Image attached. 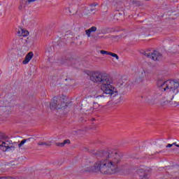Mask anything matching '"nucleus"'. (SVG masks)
<instances>
[{"mask_svg": "<svg viewBox=\"0 0 179 179\" xmlns=\"http://www.w3.org/2000/svg\"><path fill=\"white\" fill-rule=\"evenodd\" d=\"M176 145H177V143H172V146H173V145L176 146Z\"/></svg>", "mask_w": 179, "mask_h": 179, "instance_id": "nucleus-26", "label": "nucleus"}, {"mask_svg": "<svg viewBox=\"0 0 179 179\" xmlns=\"http://www.w3.org/2000/svg\"><path fill=\"white\" fill-rule=\"evenodd\" d=\"M157 86L162 92L166 93H178L179 82L173 80H167L166 81L159 80Z\"/></svg>", "mask_w": 179, "mask_h": 179, "instance_id": "nucleus-2", "label": "nucleus"}, {"mask_svg": "<svg viewBox=\"0 0 179 179\" xmlns=\"http://www.w3.org/2000/svg\"><path fill=\"white\" fill-rule=\"evenodd\" d=\"M1 2H0V6H1Z\"/></svg>", "mask_w": 179, "mask_h": 179, "instance_id": "nucleus-30", "label": "nucleus"}, {"mask_svg": "<svg viewBox=\"0 0 179 179\" xmlns=\"http://www.w3.org/2000/svg\"><path fill=\"white\" fill-rule=\"evenodd\" d=\"M144 55L153 61H160L162 59V55L156 50H155L153 52H145Z\"/></svg>", "mask_w": 179, "mask_h": 179, "instance_id": "nucleus-9", "label": "nucleus"}, {"mask_svg": "<svg viewBox=\"0 0 179 179\" xmlns=\"http://www.w3.org/2000/svg\"><path fill=\"white\" fill-rule=\"evenodd\" d=\"M97 97H101V96H97Z\"/></svg>", "mask_w": 179, "mask_h": 179, "instance_id": "nucleus-29", "label": "nucleus"}, {"mask_svg": "<svg viewBox=\"0 0 179 179\" xmlns=\"http://www.w3.org/2000/svg\"><path fill=\"white\" fill-rule=\"evenodd\" d=\"M37 0H20L17 9L20 12H24L27 8V5L36 2Z\"/></svg>", "mask_w": 179, "mask_h": 179, "instance_id": "nucleus-8", "label": "nucleus"}, {"mask_svg": "<svg viewBox=\"0 0 179 179\" xmlns=\"http://www.w3.org/2000/svg\"><path fill=\"white\" fill-rule=\"evenodd\" d=\"M111 57H113V58H115L116 59H120V57H118V55L115 53H112Z\"/></svg>", "mask_w": 179, "mask_h": 179, "instance_id": "nucleus-18", "label": "nucleus"}, {"mask_svg": "<svg viewBox=\"0 0 179 179\" xmlns=\"http://www.w3.org/2000/svg\"><path fill=\"white\" fill-rule=\"evenodd\" d=\"M28 141H30V138H28V139H23L20 143L18 144V148H21L23 144H24L26 142H27Z\"/></svg>", "mask_w": 179, "mask_h": 179, "instance_id": "nucleus-16", "label": "nucleus"}, {"mask_svg": "<svg viewBox=\"0 0 179 179\" xmlns=\"http://www.w3.org/2000/svg\"><path fill=\"white\" fill-rule=\"evenodd\" d=\"M159 97V95H156L155 96H154L153 98H151V100H153L155 99H157Z\"/></svg>", "mask_w": 179, "mask_h": 179, "instance_id": "nucleus-24", "label": "nucleus"}, {"mask_svg": "<svg viewBox=\"0 0 179 179\" xmlns=\"http://www.w3.org/2000/svg\"><path fill=\"white\" fill-rule=\"evenodd\" d=\"M71 143V141L69 139H66L63 143H55V145L59 148H64L65 145H69Z\"/></svg>", "mask_w": 179, "mask_h": 179, "instance_id": "nucleus-14", "label": "nucleus"}, {"mask_svg": "<svg viewBox=\"0 0 179 179\" xmlns=\"http://www.w3.org/2000/svg\"><path fill=\"white\" fill-rule=\"evenodd\" d=\"M145 80V73L142 72L136 79V83H143Z\"/></svg>", "mask_w": 179, "mask_h": 179, "instance_id": "nucleus-13", "label": "nucleus"}, {"mask_svg": "<svg viewBox=\"0 0 179 179\" xmlns=\"http://www.w3.org/2000/svg\"><path fill=\"white\" fill-rule=\"evenodd\" d=\"M147 1H149V0H147Z\"/></svg>", "mask_w": 179, "mask_h": 179, "instance_id": "nucleus-31", "label": "nucleus"}, {"mask_svg": "<svg viewBox=\"0 0 179 179\" xmlns=\"http://www.w3.org/2000/svg\"><path fill=\"white\" fill-rule=\"evenodd\" d=\"M16 146L15 143H12V141H6L0 137V149L3 152H9L10 150H15Z\"/></svg>", "mask_w": 179, "mask_h": 179, "instance_id": "nucleus-5", "label": "nucleus"}, {"mask_svg": "<svg viewBox=\"0 0 179 179\" xmlns=\"http://www.w3.org/2000/svg\"><path fill=\"white\" fill-rule=\"evenodd\" d=\"M64 107H66V103L61 101L58 98L54 97L50 101V110H59L60 108H64Z\"/></svg>", "mask_w": 179, "mask_h": 179, "instance_id": "nucleus-6", "label": "nucleus"}, {"mask_svg": "<svg viewBox=\"0 0 179 179\" xmlns=\"http://www.w3.org/2000/svg\"><path fill=\"white\" fill-rule=\"evenodd\" d=\"M150 175L149 172L143 168L138 169L134 174L133 179H149Z\"/></svg>", "mask_w": 179, "mask_h": 179, "instance_id": "nucleus-7", "label": "nucleus"}, {"mask_svg": "<svg viewBox=\"0 0 179 179\" xmlns=\"http://www.w3.org/2000/svg\"><path fill=\"white\" fill-rule=\"evenodd\" d=\"M168 106H176V102H173L172 101H167Z\"/></svg>", "mask_w": 179, "mask_h": 179, "instance_id": "nucleus-20", "label": "nucleus"}, {"mask_svg": "<svg viewBox=\"0 0 179 179\" xmlns=\"http://www.w3.org/2000/svg\"><path fill=\"white\" fill-rule=\"evenodd\" d=\"M100 53L102 54V55H107V54H108V51H106V50H101Z\"/></svg>", "mask_w": 179, "mask_h": 179, "instance_id": "nucleus-21", "label": "nucleus"}, {"mask_svg": "<svg viewBox=\"0 0 179 179\" xmlns=\"http://www.w3.org/2000/svg\"><path fill=\"white\" fill-rule=\"evenodd\" d=\"M97 5H99L97 3H94L91 5L92 8H94L96 6H97Z\"/></svg>", "mask_w": 179, "mask_h": 179, "instance_id": "nucleus-22", "label": "nucleus"}, {"mask_svg": "<svg viewBox=\"0 0 179 179\" xmlns=\"http://www.w3.org/2000/svg\"><path fill=\"white\" fill-rule=\"evenodd\" d=\"M52 145V141H48V142H38V146H45L46 148H50Z\"/></svg>", "mask_w": 179, "mask_h": 179, "instance_id": "nucleus-15", "label": "nucleus"}, {"mask_svg": "<svg viewBox=\"0 0 179 179\" xmlns=\"http://www.w3.org/2000/svg\"><path fill=\"white\" fill-rule=\"evenodd\" d=\"M173 99H174V95H172V98L171 99V100H173Z\"/></svg>", "mask_w": 179, "mask_h": 179, "instance_id": "nucleus-27", "label": "nucleus"}, {"mask_svg": "<svg viewBox=\"0 0 179 179\" xmlns=\"http://www.w3.org/2000/svg\"><path fill=\"white\" fill-rule=\"evenodd\" d=\"M112 54H113V52H108V53H107L106 55H110V56H111Z\"/></svg>", "mask_w": 179, "mask_h": 179, "instance_id": "nucleus-25", "label": "nucleus"}, {"mask_svg": "<svg viewBox=\"0 0 179 179\" xmlns=\"http://www.w3.org/2000/svg\"><path fill=\"white\" fill-rule=\"evenodd\" d=\"M101 160L97 161L93 166L88 168L85 171L101 173L102 174H115L118 171V166L121 163V156L113 150L102 151L99 153Z\"/></svg>", "mask_w": 179, "mask_h": 179, "instance_id": "nucleus-1", "label": "nucleus"}, {"mask_svg": "<svg viewBox=\"0 0 179 179\" xmlns=\"http://www.w3.org/2000/svg\"><path fill=\"white\" fill-rule=\"evenodd\" d=\"M108 74L101 71H94L90 75V79L94 83H98L99 85H103L107 82L110 78Z\"/></svg>", "mask_w": 179, "mask_h": 179, "instance_id": "nucleus-4", "label": "nucleus"}, {"mask_svg": "<svg viewBox=\"0 0 179 179\" xmlns=\"http://www.w3.org/2000/svg\"><path fill=\"white\" fill-rule=\"evenodd\" d=\"M173 146V144H168L166 148H171Z\"/></svg>", "mask_w": 179, "mask_h": 179, "instance_id": "nucleus-23", "label": "nucleus"}, {"mask_svg": "<svg viewBox=\"0 0 179 179\" xmlns=\"http://www.w3.org/2000/svg\"><path fill=\"white\" fill-rule=\"evenodd\" d=\"M97 31V27H92L91 28L85 30V34H87V37H90L92 33H94Z\"/></svg>", "mask_w": 179, "mask_h": 179, "instance_id": "nucleus-12", "label": "nucleus"}, {"mask_svg": "<svg viewBox=\"0 0 179 179\" xmlns=\"http://www.w3.org/2000/svg\"><path fill=\"white\" fill-rule=\"evenodd\" d=\"M93 108H94V110H97L99 108V103H94Z\"/></svg>", "mask_w": 179, "mask_h": 179, "instance_id": "nucleus-19", "label": "nucleus"}, {"mask_svg": "<svg viewBox=\"0 0 179 179\" xmlns=\"http://www.w3.org/2000/svg\"><path fill=\"white\" fill-rule=\"evenodd\" d=\"M34 57V54H33V52H29L28 54L26 55L24 59L22 62L23 65H27L30 61H31V59Z\"/></svg>", "mask_w": 179, "mask_h": 179, "instance_id": "nucleus-11", "label": "nucleus"}, {"mask_svg": "<svg viewBox=\"0 0 179 179\" xmlns=\"http://www.w3.org/2000/svg\"><path fill=\"white\" fill-rule=\"evenodd\" d=\"M22 34L21 36L23 37H26V36H29V31H24V29H21Z\"/></svg>", "mask_w": 179, "mask_h": 179, "instance_id": "nucleus-17", "label": "nucleus"}, {"mask_svg": "<svg viewBox=\"0 0 179 179\" xmlns=\"http://www.w3.org/2000/svg\"><path fill=\"white\" fill-rule=\"evenodd\" d=\"M113 85L114 81L110 77L103 85H101V90H102L105 94H108V96L110 97L115 96V94H117V90Z\"/></svg>", "mask_w": 179, "mask_h": 179, "instance_id": "nucleus-3", "label": "nucleus"}, {"mask_svg": "<svg viewBox=\"0 0 179 179\" xmlns=\"http://www.w3.org/2000/svg\"><path fill=\"white\" fill-rule=\"evenodd\" d=\"M176 146L177 148H179V145H178V144L176 145Z\"/></svg>", "mask_w": 179, "mask_h": 179, "instance_id": "nucleus-28", "label": "nucleus"}, {"mask_svg": "<svg viewBox=\"0 0 179 179\" xmlns=\"http://www.w3.org/2000/svg\"><path fill=\"white\" fill-rule=\"evenodd\" d=\"M110 97L113 99L115 104H120V103L124 100V97H122L121 94H118V91H116L115 95H113Z\"/></svg>", "mask_w": 179, "mask_h": 179, "instance_id": "nucleus-10", "label": "nucleus"}]
</instances>
